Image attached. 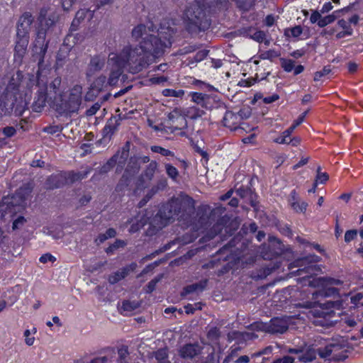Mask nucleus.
Listing matches in <instances>:
<instances>
[{
  "label": "nucleus",
  "mask_w": 363,
  "mask_h": 363,
  "mask_svg": "<svg viewBox=\"0 0 363 363\" xmlns=\"http://www.w3.org/2000/svg\"><path fill=\"white\" fill-rule=\"evenodd\" d=\"M62 128L60 125H50L43 128L45 133L53 135L56 133L60 132Z\"/></svg>",
  "instance_id": "nucleus-59"
},
{
  "label": "nucleus",
  "mask_w": 363,
  "mask_h": 363,
  "mask_svg": "<svg viewBox=\"0 0 363 363\" xmlns=\"http://www.w3.org/2000/svg\"><path fill=\"white\" fill-rule=\"evenodd\" d=\"M307 203L305 202H301V203L298 202H293L291 203V207L295 210L296 212H303L306 210Z\"/></svg>",
  "instance_id": "nucleus-56"
},
{
  "label": "nucleus",
  "mask_w": 363,
  "mask_h": 363,
  "mask_svg": "<svg viewBox=\"0 0 363 363\" xmlns=\"http://www.w3.org/2000/svg\"><path fill=\"white\" fill-rule=\"evenodd\" d=\"M216 210L211 211L208 206H201L197 211V216H199V222L201 225H206L209 223L210 216L215 213Z\"/></svg>",
  "instance_id": "nucleus-27"
},
{
  "label": "nucleus",
  "mask_w": 363,
  "mask_h": 363,
  "mask_svg": "<svg viewBox=\"0 0 363 363\" xmlns=\"http://www.w3.org/2000/svg\"><path fill=\"white\" fill-rule=\"evenodd\" d=\"M126 242L123 240L116 239V241L110 245L106 250L105 252L107 253V255H113L114 252L120 249L123 248L126 245Z\"/></svg>",
  "instance_id": "nucleus-38"
},
{
  "label": "nucleus",
  "mask_w": 363,
  "mask_h": 363,
  "mask_svg": "<svg viewBox=\"0 0 363 363\" xmlns=\"http://www.w3.org/2000/svg\"><path fill=\"white\" fill-rule=\"evenodd\" d=\"M54 21L50 18L40 21L39 27L37 29L36 37L33 44L32 57L34 61L38 62V69L37 75L28 74L27 86L32 87L35 85L38 87L36 96L33 103V111L35 112H40L45 106L48 99V86L46 82L41 79V72L45 69V55L48 48L49 41L46 40L47 30L53 25Z\"/></svg>",
  "instance_id": "nucleus-2"
},
{
  "label": "nucleus",
  "mask_w": 363,
  "mask_h": 363,
  "mask_svg": "<svg viewBox=\"0 0 363 363\" xmlns=\"http://www.w3.org/2000/svg\"><path fill=\"white\" fill-rule=\"evenodd\" d=\"M147 219V218L140 216H138L135 219L131 218L130 220H128V223L131 224L129 231L130 233H135L141 229L146 223Z\"/></svg>",
  "instance_id": "nucleus-28"
},
{
  "label": "nucleus",
  "mask_w": 363,
  "mask_h": 363,
  "mask_svg": "<svg viewBox=\"0 0 363 363\" xmlns=\"http://www.w3.org/2000/svg\"><path fill=\"white\" fill-rule=\"evenodd\" d=\"M205 113V111L196 106H191L188 108L186 112V115L189 118L193 120L202 117Z\"/></svg>",
  "instance_id": "nucleus-36"
},
{
  "label": "nucleus",
  "mask_w": 363,
  "mask_h": 363,
  "mask_svg": "<svg viewBox=\"0 0 363 363\" xmlns=\"http://www.w3.org/2000/svg\"><path fill=\"white\" fill-rule=\"evenodd\" d=\"M301 262L303 264H311V265L305 267L304 269H298V274L301 275L302 272H306L307 274H313L316 270V265L313 264L319 262V257L315 255H309L304 257Z\"/></svg>",
  "instance_id": "nucleus-21"
},
{
  "label": "nucleus",
  "mask_w": 363,
  "mask_h": 363,
  "mask_svg": "<svg viewBox=\"0 0 363 363\" xmlns=\"http://www.w3.org/2000/svg\"><path fill=\"white\" fill-rule=\"evenodd\" d=\"M154 357L157 360V363H170L168 359L167 350L160 348L154 352Z\"/></svg>",
  "instance_id": "nucleus-37"
},
{
  "label": "nucleus",
  "mask_w": 363,
  "mask_h": 363,
  "mask_svg": "<svg viewBox=\"0 0 363 363\" xmlns=\"http://www.w3.org/2000/svg\"><path fill=\"white\" fill-rule=\"evenodd\" d=\"M47 189H55L66 185V177L63 172L54 174L48 177L45 182Z\"/></svg>",
  "instance_id": "nucleus-16"
},
{
  "label": "nucleus",
  "mask_w": 363,
  "mask_h": 363,
  "mask_svg": "<svg viewBox=\"0 0 363 363\" xmlns=\"http://www.w3.org/2000/svg\"><path fill=\"white\" fill-rule=\"evenodd\" d=\"M186 29L191 33L205 31L211 26V20L208 18L203 6L195 4L190 6L186 11Z\"/></svg>",
  "instance_id": "nucleus-5"
},
{
  "label": "nucleus",
  "mask_w": 363,
  "mask_h": 363,
  "mask_svg": "<svg viewBox=\"0 0 363 363\" xmlns=\"http://www.w3.org/2000/svg\"><path fill=\"white\" fill-rule=\"evenodd\" d=\"M129 167L125 170L124 174L121 177L119 183L117 185L116 189L118 190H122L123 187L127 186L129 183V177L130 175L129 174Z\"/></svg>",
  "instance_id": "nucleus-46"
},
{
  "label": "nucleus",
  "mask_w": 363,
  "mask_h": 363,
  "mask_svg": "<svg viewBox=\"0 0 363 363\" xmlns=\"http://www.w3.org/2000/svg\"><path fill=\"white\" fill-rule=\"evenodd\" d=\"M26 102L18 99L12 92L3 93L0 96V116H9L14 114L21 116L26 109Z\"/></svg>",
  "instance_id": "nucleus-7"
},
{
  "label": "nucleus",
  "mask_w": 363,
  "mask_h": 363,
  "mask_svg": "<svg viewBox=\"0 0 363 363\" xmlns=\"http://www.w3.org/2000/svg\"><path fill=\"white\" fill-rule=\"evenodd\" d=\"M129 354L128 346L123 345L118 349L114 363H129Z\"/></svg>",
  "instance_id": "nucleus-29"
},
{
  "label": "nucleus",
  "mask_w": 363,
  "mask_h": 363,
  "mask_svg": "<svg viewBox=\"0 0 363 363\" xmlns=\"http://www.w3.org/2000/svg\"><path fill=\"white\" fill-rule=\"evenodd\" d=\"M236 193L242 199H244L247 202H249L252 207L256 206L257 195L250 187L242 185L236 189Z\"/></svg>",
  "instance_id": "nucleus-17"
},
{
  "label": "nucleus",
  "mask_w": 363,
  "mask_h": 363,
  "mask_svg": "<svg viewBox=\"0 0 363 363\" xmlns=\"http://www.w3.org/2000/svg\"><path fill=\"white\" fill-rule=\"evenodd\" d=\"M56 258L50 253L43 255L39 259L41 263H46L48 262H54Z\"/></svg>",
  "instance_id": "nucleus-61"
},
{
  "label": "nucleus",
  "mask_w": 363,
  "mask_h": 363,
  "mask_svg": "<svg viewBox=\"0 0 363 363\" xmlns=\"http://www.w3.org/2000/svg\"><path fill=\"white\" fill-rule=\"evenodd\" d=\"M191 100L202 108L209 109L211 108L212 98L206 94L192 92L191 93Z\"/></svg>",
  "instance_id": "nucleus-19"
},
{
  "label": "nucleus",
  "mask_w": 363,
  "mask_h": 363,
  "mask_svg": "<svg viewBox=\"0 0 363 363\" xmlns=\"http://www.w3.org/2000/svg\"><path fill=\"white\" fill-rule=\"evenodd\" d=\"M146 30V26L143 24H140L135 27L132 31V36L135 39L142 38L144 33Z\"/></svg>",
  "instance_id": "nucleus-50"
},
{
  "label": "nucleus",
  "mask_w": 363,
  "mask_h": 363,
  "mask_svg": "<svg viewBox=\"0 0 363 363\" xmlns=\"http://www.w3.org/2000/svg\"><path fill=\"white\" fill-rule=\"evenodd\" d=\"M207 279L202 280L198 283L192 284L186 286L184 288L181 293L182 296H186L188 294H192L196 291H202L207 285Z\"/></svg>",
  "instance_id": "nucleus-26"
},
{
  "label": "nucleus",
  "mask_w": 363,
  "mask_h": 363,
  "mask_svg": "<svg viewBox=\"0 0 363 363\" xmlns=\"http://www.w3.org/2000/svg\"><path fill=\"white\" fill-rule=\"evenodd\" d=\"M61 83H62V79H61V77H60L55 78L50 82V84L48 86V90L49 89L48 94L50 95V99H52V96H51L52 92H53L55 94V96H57L60 93H61L60 91Z\"/></svg>",
  "instance_id": "nucleus-34"
},
{
  "label": "nucleus",
  "mask_w": 363,
  "mask_h": 363,
  "mask_svg": "<svg viewBox=\"0 0 363 363\" xmlns=\"http://www.w3.org/2000/svg\"><path fill=\"white\" fill-rule=\"evenodd\" d=\"M116 234L117 233L116 230L113 228H110L104 233H101L98 235L95 240V243L97 245H99L104 242L106 240L115 238Z\"/></svg>",
  "instance_id": "nucleus-32"
},
{
  "label": "nucleus",
  "mask_w": 363,
  "mask_h": 363,
  "mask_svg": "<svg viewBox=\"0 0 363 363\" xmlns=\"http://www.w3.org/2000/svg\"><path fill=\"white\" fill-rule=\"evenodd\" d=\"M92 13L89 9H79L75 15L71 24L72 30H76L79 23L84 21L86 17L91 18L92 17Z\"/></svg>",
  "instance_id": "nucleus-23"
},
{
  "label": "nucleus",
  "mask_w": 363,
  "mask_h": 363,
  "mask_svg": "<svg viewBox=\"0 0 363 363\" xmlns=\"http://www.w3.org/2000/svg\"><path fill=\"white\" fill-rule=\"evenodd\" d=\"M240 118L237 113L230 111H227L223 118L224 126L230 128L231 130H237L240 124Z\"/></svg>",
  "instance_id": "nucleus-18"
},
{
  "label": "nucleus",
  "mask_w": 363,
  "mask_h": 363,
  "mask_svg": "<svg viewBox=\"0 0 363 363\" xmlns=\"http://www.w3.org/2000/svg\"><path fill=\"white\" fill-rule=\"evenodd\" d=\"M140 306V303L138 301L123 300L121 304H118V310L121 314L128 315L135 311Z\"/></svg>",
  "instance_id": "nucleus-22"
},
{
  "label": "nucleus",
  "mask_w": 363,
  "mask_h": 363,
  "mask_svg": "<svg viewBox=\"0 0 363 363\" xmlns=\"http://www.w3.org/2000/svg\"><path fill=\"white\" fill-rule=\"evenodd\" d=\"M119 125V120L116 117L114 116L109 118L102 130L103 138L110 139L117 130Z\"/></svg>",
  "instance_id": "nucleus-20"
},
{
  "label": "nucleus",
  "mask_w": 363,
  "mask_h": 363,
  "mask_svg": "<svg viewBox=\"0 0 363 363\" xmlns=\"http://www.w3.org/2000/svg\"><path fill=\"white\" fill-rule=\"evenodd\" d=\"M29 38V35L16 33L14 48V60L16 62H22L23 58L27 52Z\"/></svg>",
  "instance_id": "nucleus-11"
},
{
  "label": "nucleus",
  "mask_w": 363,
  "mask_h": 363,
  "mask_svg": "<svg viewBox=\"0 0 363 363\" xmlns=\"http://www.w3.org/2000/svg\"><path fill=\"white\" fill-rule=\"evenodd\" d=\"M162 277L163 274H159L153 279H152L146 286L145 292L147 294H150L155 291L157 284L162 280Z\"/></svg>",
  "instance_id": "nucleus-47"
},
{
  "label": "nucleus",
  "mask_w": 363,
  "mask_h": 363,
  "mask_svg": "<svg viewBox=\"0 0 363 363\" xmlns=\"http://www.w3.org/2000/svg\"><path fill=\"white\" fill-rule=\"evenodd\" d=\"M31 189L28 186L21 188L11 199L4 198L3 202L7 203L8 206H13L19 205L21 206L26 201L28 196L30 194Z\"/></svg>",
  "instance_id": "nucleus-15"
},
{
  "label": "nucleus",
  "mask_w": 363,
  "mask_h": 363,
  "mask_svg": "<svg viewBox=\"0 0 363 363\" xmlns=\"http://www.w3.org/2000/svg\"><path fill=\"white\" fill-rule=\"evenodd\" d=\"M130 145L129 142H127L125 145L120 150H118L116 154H114L107 162L104 164L99 169V173L103 174L108 172L113 167L116 165V173H120L129 157Z\"/></svg>",
  "instance_id": "nucleus-8"
},
{
  "label": "nucleus",
  "mask_w": 363,
  "mask_h": 363,
  "mask_svg": "<svg viewBox=\"0 0 363 363\" xmlns=\"http://www.w3.org/2000/svg\"><path fill=\"white\" fill-rule=\"evenodd\" d=\"M147 28L152 32L157 30V36L148 35L140 43L139 46H126L116 54L119 62L130 73L137 74L146 69L152 63L153 57L162 55L165 48L171 47L172 44L176 30L170 26L169 22L163 21L158 28L150 22Z\"/></svg>",
  "instance_id": "nucleus-1"
},
{
  "label": "nucleus",
  "mask_w": 363,
  "mask_h": 363,
  "mask_svg": "<svg viewBox=\"0 0 363 363\" xmlns=\"http://www.w3.org/2000/svg\"><path fill=\"white\" fill-rule=\"evenodd\" d=\"M107 64L109 69L107 84L113 86L117 84L125 67L119 62L116 53H111L109 55Z\"/></svg>",
  "instance_id": "nucleus-9"
},
{
  "label": "nucleus",
  "mask_w": 363,
  "mask_h": 363,
  "mask_svg": "<svg viewBox=\"0 0 363 363\" xmlns=\"http://www.w3.org/2000/svg\"><path fill=\"white\" fill-rule=\"evenodd\" d=\"M340 11H335L332 14L320 18V21H318V26L320 28H323L327 25L332 23L335 21L337 16V13H340Z\"/></svg>",
  "instance_id": "nucleus-41"
},
{
  "label": "nucleus",
  "mask_w": 363,
  "mask_h": 363,
  "mask_svg": "<svg viewBox=\"0 0 363 363\" xmlns=\"http://www.w3.org/2000/svg\"><path fill=\"white\" fill-rule=\"evenodd\" d=\"M101 107V104L99 102L95 103L92 105L89 108H88L86 111V115L87 116H92L96 113V112L99 110Z\"/></svg>",
  "instance_id": "nucleus-57"
},
{
  "label": "nucleus",
  "mask_w": 363,
  "mask_h": 363,
  "mask_svg": "<svg viewBox=\"0 0 363 363\" xmlns=\"http://www.w3.org/2000/svg\"><path fill=\"white\" fill-rule=\"evenodd\" d=\"M159 265V262L155 261L153 263H151L148 265H147L143 271L140 272V274L138 275V277H140L149 272H151L156 267Z\"/></svg>",
  "instance_id": "nucleus-53"
},
{
  "label": "nucleus",
  "mask_w": 363,
  "mask_h": 363,
  "mask_svg": "<svg viewBox=\"0 0 363 363\" xmlns=\"http://www.w3.org/2000/svg\"><path fill=\"white\" fill-rule=\"evenodd\" d=\"M203 347L198 343L186 344L179 350V355L184 359H191V361L202 354Z\"/></svg>",
  "instance_id": "nucleus-13"
},
{
  "label": "nucleus",
  "mask_w": 363,
  "mask_h": 363,
  "mask_svg": "<svg viewBox=\"0 0 363 363\" xmlns=\"http://www.w3.org/2000/svg\"><path fill=\"white\" fill-rule=\"evenodd\" d=\"M158 168V163L155 160H152L149 164L146 167L143 173L140 175L139 178V182H142L143 178L146 180L150 182L154 178V175L155 172Z\"/></svg>",
  "instance_id": "nucleus-25"
},
{
  "label": "nucleus",
  "mask_w": 363,
  "mask_h": 363,
  "mask_svg": "<svg viewBox=\"0 0 363 363\" xmlns=\"http://www.w3.org/2000/svg\"><path fill=\"white\" fill-rule=\"evenodd\" d=\"M330 66L324 67L322 70L318 71L314 74V81H319L321 77L330 74Z\"/></svg>",
  "instance_id": "nucleus-51"
},
{
  "label": "nucleus",
  "mask_w": 363,
  "mask_h": 363,
  "mask_svg": "<svg viewBox=\"0 0 363 363\" xmlns=\"http://www.w3.org/2000/svg\"><path fill=\"white\" fill-rule=\"evenodd\" d=\"M220 337V331L219 328L216 327L211 328L208 333H207V337L208 339L213 342H217L219 340V338Z\"/></svg>",
  "instance_id": "nucleus-44"
},
{
  "label": "nucleus",
  "mask_w": 363,
  "mask_h": 363,
  "mask_svg": "<svg viewBox=\"0 0 363 363\" xmlns=\"http://www.w3.org/2000/svg\"><path fill=\"white\" fill-rule=\"evenodd\" d=\"M122 279L123 278L121 277V275L120 274L119 272L116 271L111 274V275H109L108 280L111 284H115Z\"/></svg>",
  "instance_id": "nucleus-55"
},
{
  "label": "nucleus",
  "mask_w": 363,
  "mask_h": 363,
  "mask_svg": "<svg viewBox=\"0 0 363 363\" xmlns=\"http://www.w3.org/2000/svg\"><path fill=\"white\" fill-rule=\"evenodd\" d=\"M116 359V352L114 349L107 350L103 356L97 357L88 363H114Z\"/></svg>",
  "instance_id": "nucleus-24"
},
{
  "label": "nucleus",
  "mask_w": 363,
  "mask_h": 363,
  "mask_svg": "<svg viewBox=\"0 0 363 363\" xmlns=\"http://www.w3.org/2000/svg\"><path fill=\"white\" fill-rule=\"evenodd\" d=\"M162 94L164 96L181 98L184 96V91L182 89L174 90L172 89H165L162 91Z\"/></svg>",
  "instance_id": "nucleus-48"
},
{
  "label": "nucleus",
  "mask_w": 363,
  "mask_h": 363,
  "mask_svg": "<svg viewBox=\"0 0 363 363\" xmlns=\"http://www.w3.org/2000/svg\"><path fill=\"white\" fill-rule=\"evenodd\" d=\"M240 350V347L238 346L234 347L232 346L230 349V352L228 354V356L230 357L231 360H233L234 358L238 357V352Z\"/></svg>",
  "instance_id": "nucleus-63"
},
{
  "label": "nucleus",
  "mask_w": 363,
  "mask_h": 363,
  "mask_svg": "<svg viewBox=\"0 0 363 363\" xmlns=\"http://www.w3.org/2000/svg\"><path fill=\"white\" fill-rule=\"evenodd\" d=\"M82 86L74 85L67 96L64 93L55 96L52 100L53 108L60 115L77 113L82 101Z\"/></svg>",
  "instance_id": "nucleus-4"
},
{
  "label": "nucleus",
  "mask_w": 363,
  "mask_h": 363,
  "mask_svg": "<svg viewBox=\"0 0 363 363\" xmlns=\"http://www.w3.org/2000/svg\"><path fill=\"white\" fill-rule=\"evenodd\" d=\"M302 32H303L302 27L301 26H296L293 28L286 29L285 30V35L288 37L291 36L294 38H297L299 35H301Z\"/></svg>",
  "instance_id": "nucleus-49"
},
{
  "label": "nucleus",
  "mask_w": 363,
  "mask_h": 363,
  "mask_svg": "<svg viewBox=\"0 0 363 363\" xmlns=\"http://www.w3.org/2000/svg\"><path fill=\"white\" fill-rule=\"evenodd\" d=\"M281 67L287 72H291L294 68V62L291 60L281 59Z\"/></svg>",
  "instance_id": "nucleus-52"
},
{
  "label": "nucleus",
  "mask_w": 363,
  "mask_h": 363,
  "mask_svg": "<svg viewBox=\"0 0 363 363\" xmlns=\"http://www.w3.org/2000/svg\"><path fill=\"white\" fill-rule=\"evenodd\" d=\"M328 179H329V176L326 172L319 173V174H317L315 182H316V184L318 182H319L320 184H324L328 180Z\"/></svg>",
  "instance_id": "nucleus-62"
},
{
  "label": "nucleus",
  "mask_w": 363,
  "mask_h": 363,
  "mask_svg": "<svg viewBox=\"0 0 363 363\" xmlns=\"http://www.w3.org/2000/svg\"><path fill=\"white\" fill-rule=\"evenodd\" d=\"M164 167L167 177L173 182H177L179 178V170L172 164L168 162L164 163Z\"/></svg>",
  "instance_id": "nucleus-31"
},
{
  "label": "nucleus",
  "mask_w": 363,
  "mask_h": 363,
  "mask_svg": "<svg viewBox=\"0 0 363 363\" xmlns=\"http://www.w3.org/2000/svg\"><path fill=\"white\" fill-rule=\"evenodd\" d=\"M64 175L66 177V184H72L76 181L82 179L84 177L79 172H63Z\"/></svg>",
  "instance_id": "nucleus-42"
},
{
  "label": "nucleus",
  "mask_w": 363,
  "mask_h": 363,
  "mask_svg": "<svg viewBox=\"0 0 363 363\" xmlns=\"http://www.w3.org/2000/svg\"><path fill=\"white\" fill-rule=\"evenodd\" d=\"M294 358L290 356H284L281 358L277 359L273 363H294Z\"/></svg>",
  "instance_id": "nucleus-64"
},
{
  "label": "nucleus",
  "mask_w": 363,
  "mask_h": 363,
  "mask_svg": "<svg viewBox=\"0 0 363 363\" xmlns=\"http://www.w3.org/2000/svg\"><path fill=\"white\" fill-rule=\"evenodd\" d=\"M317 352L314 350H308L298 357V359L301 362L308 363L313 361L316 358Z\"/></svg>",
  "instance_id": "nucleus-43"
},
{
  "label": "nucleus",
  "mask_w": 363,
  "mask_h": 363,
  "mask_svg": "<svg viewBox=\"0 0 363 363\" xmlns=\"http://www.w3.org/2000/svg\"><path fill=\"white\" fill-rule=\"evenodd\" d=\"M254 329L259 331H264L269 333V324L268 323H255L252 325Z\"/></svg>",
  "instance_id": "nucleus-54"
},
{
  "label": "nucleus",
  "mask_w": 363,
  "mask_h": 363,
  "mask_svg": "<svg viewBox=\"0 0 363 363\" xmlns=\"http://www.w3.org/2000/svg\"><path fill=\"white\" fill-rule=\"evenodd\" d=\"M107 78L104 74L98 76L91 84V89L96 90L97 93L100 92L108 84Z\"/></svg>",
  "instance_id": "nucleus-30"
},
{
  "label": "nucleus",
  "mask_w": 363,
  "mask_h": 363,
  "mask_svg": "<svg viewBox=\"0 0 363 363\" xmlns=\"http://www.w3.org/2000/svg\"><path fill=\"white\" fill-rule=\"evenodd\" d=\"M194 213V200L187 194L180 193L177 197L172 198L162 205L157 217L158 216L161 219L162 226L176 220L189 225L193 222Z\"/></svg>",
  "instance_id": "nucleus-3"
},
{
  "label": "nucleus",
  "mask_w": 363,
  "mask_h": 363,
  "mask_svg": "<svg viewBox=\"0 0 363 363\" xmlns=\"http://www.w3.org/2000/svg\"><path fill=\"white\" fill-rule=\"evenodd\" d=\"M357 231L356 230H350L346 231L345 234V241L346 242H350L353 240L354 238L357 236Z\"/></svg>",
  "instance_id": "nucleus-60"
},
{
  "label": "nucleus",
  "mask_w": 363,
  "mask_h": 363,
  "mask_svg": "<svg viewBox=\"0 0 363 363\" xmlns=\"http://www.w3.org/2000/svg\"><path fill=\"white\" fill-rule=\"evenodd\" d=\"M138 265L135 262H132L128 265L125 266L124 267L121 268V269L118 270L121 275V277L123 279L125 278L130 272H134Z\"/></svg>",
  "instance_id": "nucleus-45"
},
{
  "label": "nucleus",
  "mask_w": 363,
  "mask_h": 363,
  "mask_svg": "<svg viewBox=\"0 0 363 363\" xmlns=\"http://www.w3.org/2000/svg\"><path fill=\"white\" fill-rule=\"evenodd\" d=\"M247 35L250 37V38L258 42L262 43L265 39L266 34L262 30H257L256 29L250 28L247 31Z\"/></svg>",
  "instance_id": "nucleus-35"
},
{
  "label": "nucleus",
  "mask_w": 363,
  "mask_h": 363,
  "mask_svg": "<svg viewBox=\"0 0 363 363\" xmlns=\"http://www.w3.org/2000/svg\"><path fill=\"white\" fill-rule=\"evenodd\" d=\"M268 324L269 333L283 334L286 333L289 329V319L286 318L276 317L272 318Z\"/></svg>",
  "instance_id": "nucleus-12"
},
{
  "label": "nucleus",
  "mask_w": 363,
  "mask_h": 363,
  "mask_svg": "<svg viewBox=\"0 0 363 363\" xmlns=\"http://www.w3.org/2000/svg\"><path fill=\"white\" fill-rule=\"evenodd\" d=\"M215 353L214 349L211 352H208L206 356L202 352L201 354L195 357L192 360V363H214Z\"/></svg>",
  "instance_id": "nucleus-33"
},
{
  "label": "nucleus",
  "mask_w": 363,
  "mask_h": 363,
  "mask_svg": "<svg viewBox=\"0 0 363 363\" xmlns=\"http://www.w3.org/2000/svg\"><path fill=\"white\" fill-rule=\"evenodd\" d=\"M2 133L6 138H11L16 133V130L13 126H6L2 129Z\"/></svg>",
  "instance_id": "nucleus-58"
},
{
  "label": "nucleus",
  "mask_w": 363,
  "mask_h": 363,
  "mask_svg": "<svg viewBox=\"0 0 363 363\" xmlns=\"http://www.w3.org/2000/svg\"><path fill=\"white\" fill-rule=\"evenodd\" d=\"M350 352V343L343 337L333 340L324 347L317 349L320 357L327 359L330 361L340 362L348 357Z\"/></svg>",
  "instance_id": "nucleus-6"
},
{
  "label": "nucleus",
  "mask_w": 363,
  "mask_h": 363,
  "mask_svg": "<svg viewBox=\"0 0 363 363\" xmlns=\"http://www.w3.org/2000/svg\"><path fill=\"white\" fill-rule=\"evenodd\" d=\"M33 21L34 18L30 12L23 13L18 21L16 33L29 35Z\"/></svg>",
  "instance_id": "nucleus-14"
},
{
  "label": "nucleus",
  "mask_w": 363,
  "mask_h": 363,
  "mask_svg": "<svg viewBox=\"0 0 363 363\" xmlns=\"http://www.w3.org/2000/svg\"><path fill=\"white\" fill-rule=\"evenodd\" d=\"M208 50H199V52H197L196 53V55L194 57H189L187 59L188 65H194L195 63L202 61L203 60H204L206 57V56L208 55Z\"/></svg>",
  "instance_id": "nucleus-39"
},
{
  "label": "nucleus",
  "mask_w": 363,
  "mask_h": 363,
  "mask_svg": "<svg viewBox=\"0 0 363 363\" xmlns=\"http://www.w3.org/2000/svg\"><path fill=\"white\" fill-rule=\"evenodd\" d=\"M106 64V58L100 55L91 56L86 69V78L90 80L95 74L101 71Z\"/></svg>",
  "instance_id": "nucleus-10"
},
{
  "label": "nucleus",
  "mask_w": 363,
  "mask_h": 363,
  "mask_svg": "<svg viewBox=\"0 0 363 363\" xmlns=\"http://www.w3.org/2000/svg\"><path fill=\"white\" fill-rule=\"evenodd\" d=\"M150 150L152 152L160 154L161 155L167 157V160H169L168 157H174V153L172 151L159 145H152L150 147Z\"/></svg>",
  "instance_id": "nucleus-40"
}]
</instances>
